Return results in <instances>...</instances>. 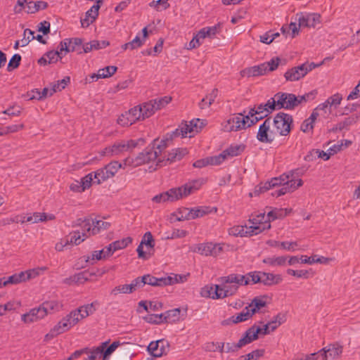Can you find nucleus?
Wrapping results in <instances>:
<instances>
[{
    "label": "nucleus",
    "mask_w": 360,
    "mask_h": 360,
    "mask_svg": "<svg viewBox=\"0 0 360 360\" xmlns=\"http://www.w3.org/2000/svg\"><path fill=\"white\" fill-rule=\"evenodd\" d=\"M251 229L246 227V230H245L243 226H233L229 230V234H232L233 236H252L255 235L253 233H250Z\"/></svg>",
    "instance_id": "c03bdc74"
},
{
    "label": "nucleus",
    "mask_w": 360,
    "mask_h": 360,
    "mask_svg": "<svg viewBox=\"0 0 360 360\" xmlns=\"http://www.w3.org/2000/svg\"><path fill=\"white\" fill-rule=\"evenodd\" d=\"M145 143L146 140L143 138L116 141L112 146L105 148L101 155L108 157L120 155L124 152L131 151L136 147L143 146Z\"/></svg>",
    "instance_id": "7ed1b4c3"
},
{
    "label": "nucleus",
    "mask_w": 360,
    "mask_h": 360,
    "mask_svg": "<svg viewBox=\"0 0 360 360\" xmlns=\"http://www.w3.org/2000/svg\"><path fill=\"white\" fill-rule=\"evenodd\" d=\"M92 220L93 219L88 218L84 219L83 225L81 226L82 230L81 234L82 235V237L87 238L92 234Z\"/></svg>",
    "instance_id": "8fccbe9b"
},
{
    "label": "nucleus",
    "mask_w": 360,
    "mask_h": 360,
    "mask_svg": "<svg viewBox=\"0 0 360 360\" xmlns=\"http://www.w3.org/2000/svg\"><path fill=\"white\" fill-rule=\"evenodd\" d=\"M245 333L250 338L257 340L259 337V335H262V329L260 326L254 325L248 329Z\"/></svg>",
    "instance_id": "0e129e2a"
},
{
    "label": "nucleus",
    "mask_w": 360,
    "mask_h": 360,
    "mask_svg": "<svg viewBox=\"0 0 360 360\" xmlns=\"http://www.w3.org/2000/svg\"><path fill=\"white\" fill-rule=\"evenodd\" d=\"M306 72L302 65H298L288 70L284 75L287 81L294 82L300 79L306 75Z\"/></svg>",
    "instance_id": "cd10ccee"
},
{
    "label": "nucleus",
    "mask_w": 360,
    "mask_h": 360,
    "mask_svg": "<svg viewBox=\"0 0 360 360\" xmlns=\"http://www.w3.org/2000/svg\"><path fill=\"white\" fill-rule=\"evenodd\" d=\"M287 257L284 256L277 257H266L263 259V262L271 266H283L285 264Z\"/></svg>",
    "instance_id": "de8ad7c7"
},
{
    "label": "nucleus",
    "mask_w": 360,
    "mask_h": 360,
    "mask_svg": "<svg viewBox=\"0 0 360 360\" xmlns=\"http://www.w3.org/2000/svg\"><path fill=\"white\" fill-rule=\"evenodd\" d=\"M92 235L98 233L101 230H106L110 226V223L103 220H92Z\"/></svg>",
    "instance_id": "a18cd8bd"
},
{
    "label": "nucleus",
    "mask_w": 360,
    "mask_h": 360,
    "mask_svg": "<svg viewBox=\"0 0 360 360\" xmlns=\"http://www.w3.org/2000/svg\"><path fill=\"white\" fill-rule=\"evenodd\" d=\"M227 158V156L224 152V150L219 154L218 155L209 157V162L210 165H219L221 163H222Z\"/></svg>",
    "instance_id": "69168bd1"
},
{
    "label": "nucleus",
    "mask_w": 360,
    "mask_h": 360,
    "mask_svg": "<svg viewBox=\"0 0 360 360\" xmlns=\"http://www.w3.org/2000/svg\"><path fill=\"white\" fill-rule=\"evenodd\" d=\"M132 242V239L130 237H127L120 240H116L111 243L113 248V250L116 251L118 250L126 248L129 243Z\"/></svg>",
    "instance_id": "bf43d9fd"
},
{
    "label": "nucleus",
    "mask_w": 360,
    "mask_h": 360,
    "mask_svg": "<svg viewBox=\"0 0 360 360\" xmlns=\"http://www.w3.org/2000/svg\"><path fill=\"white\" fill-rule=\"evenodd\" d=\"M171 141L168 136L165 139H162L161 141H159L158 139H155L153 141L150 146L153 148L154 150L158 151V158L161 155L162 152L165 150L167 146L168 142Z\"/></svg>",
    "instance_id": "4c0bfd02"
},
{
    "label": "nucleus",
    "mask_w": 360,
    "mask_h": 360,
    "mask_svg": "<svg viewBox=\"0 0 360 360\" xmlns=\"http://www.w3.org/2000/svg\"><path fill=\"white\" fill-rule=\"evenodd\" d=\"M158 341L151 342L148 346V352L154 357H161L163 356V352H160L158 347Z\"/></svg>",
    "instance_id": "4d7b16f0"
},
{
    "label": "nucleus",
    "mask_w": 360,
    "mask_h": 360,
    "mask_svg": "<svg viewBox=\"0 0 360 360\" xmlns=\"http://www.w3.org/2000/svg\"><path fill=\"white\" fill-rule=\"evenodd\" d=\"M97 273L101 276L103 274V271H100L98 270L96 272L95 271H82L79 274H77L69 278H66L65 283L68 284H82L85 281H88L91 276H95Z\"/></svg>",
    "instance_id": "393cba45"
},
{
    "label": "nucleus",
    "mask_w": 360,
    "mask_h": 360,
    "mask_svg": "<svg viewBox=\"0 0 360 360\" xmlns=\"http://www.w3.org/2000/svg\"><path fill=\"white\" fill-rule=\"evenodd\" d=\"M40 307L41 309L44 311V313H46V316H47L50 313L61 310L63 305L62 302L52 300L43 302Z\"/></svg>",
    "instance_id": "473e14b6"
},
{
    "label": "nucleus",
    "mask_w": 360,
    "mask_h": 360,
    "mask_svg": "<svg viewBox=\"0 0 360 360\" xmlns=\"http://www.w3.org/2000/svg\"><path fill=\"white\" fill-rule=\"evenodd\" d=\"M314 154L317 155L319 158H322L324 160H329L331 156V153L329 151L328 153H326L319 149H314L308 155L305 156L304 160L306 161H311L313 160L312 157Z\"/></svg>",
    "instance_id": "a19ab883"
},
{
    "label": "nucleus",
    "mask_w": 360,
    "mask_h": 360,
    "mask_svg": "<svg viewBox=\"0 0 360 360\" xmlns=\"http://www.w3.org/2000/svg\"><path fill=\"white\" fill-rule=\"evenodd\" d=\"M108 342L105 341L102 342L98 347H85L83 349H86L84 352V354H88V356L85 359V360H96L100 358H103V349H105V347L108 345Z\"/></svg>",
    "instance_id": "a878e982"
},
{
    "label": "nucleus",
    "mask_w": 360,
    "mask_h": 360,
    "mask_svg": "<svg viewBox=\"0 0 360 360\" xmlns=\"http://www.w3.org/2000/svg\"><path fill=\"white\" fill-rule=\"evenodd\" d=\"M291 179H286L285 181H282V184L280 186L282 187L274 193H271L273 196H281L287 193H290L295 191L297 188L300 187L303 184V181L302 179H299L297 180V183L295 184L296 181L293 179V176L290 177Z\"/></svg>",
    "instance_id": "6ab92c4d"
},
{
    "label": "nucleus",
    "mask_w": 360,
    "mask_h": 360,
    "mask_svg": "<svg viewBox=\"0 0 360 360\" xmlns=\"http://www.w3.org/2000/svg\"><path fill=\"white\" fill-rule=\"evenodd\" d=\"M119 345V342H113L108 347L106 346L103 352V360H106L116 350Z\"/></svg>",
    "instance_id": "338daca9"
},
{
    "label": "nucleus",
    "mask_w": 360,
    "mask_h": 360,
    "mask_svg": "<svg viewBox=\"0 0 360 360\" xmlns=\"http://www.w3.org/2000/svg\"><path fill=\"white\" fill-rule=\"evenodd\" d=\"M186 280V276L175 274L174 276H169L165 278H158L150 274H146L142 277H137L130 284H125L115 287L114 291H119L120 292H131L139 290L146 284L152 286H165L172 285L180 282H184Z\"/></svg>",
    "instance_id": "f03ea898"
},
{
    "label": "nucleus",
    "mask_w": 360,
    "mask_h": 360,
    "mask_svg": "<svg viewBox=\"0 0 360 360\" xmlns=\"http://www.w3.org/2000/svg\"><path fill=\"white\" fill-rule=\"evenodd\" d=\"M151 101H153L156 110H158L169 103L172 101V98L170 96H164L162 98H159Z\"/></svg>",
    "instance_id": "13d9d810"
},
{
    "label": "nucleus",
    "mask_w": 360,
    "mask_h": 360,
    "mask_svg": "<svg viewBox=\"0 0 360 360\" xmlns=\"http://www.w3.org/2000/svg\"><path fill=\"white\" fill-rule=\"evenodd\" d=\"M152 201L155 203H164L167 202L176 201V195L174 193V188H170L165 192L160 193L155 195L152 198Z\"/></svg>",
    "instance_id": "c85d7f7f"
},
{
    "label": "nucleus",
    "mask_w": 360,
    "mask_h": 360,
    "mask_svg": "<svg viewBox=\"0 0 360 360\" xmlns=\"http://www.w3.org/2000/svg\"><path fill=\"white\" fill-rule=\"evenodd\" d=\"M158 151L154 150L152 146L150 145L146 147L141 153H139L138 155L133 160L134 166H139L144 164L150 162L155 160H158Z\"/></svg>",
    "instance_id": "2eb2a0df"
},
{
    "label": "nucleus",
    "mask_w": 360,
    "mask_h": 360,
    "mask_svg": "<svg viewBox=\"0 0 360 360\" xmlns=\"http://www.w3.org/2000/svg\"><path fill=\"white\" fill-rule=\"evenodd\" d=\"M70 77H65L63 79L58 81L57 84H54L52 91L50 93V95H53V93L61 91L65 89V86L70 82Z\"/></svg>",
    "instance_id": "e2e57ef3"
},
{
    "label": "nucleus",
    "mask_w": 360,
    "mask_h": 360,
    "mask_svg": "<svg viewBox=\"0 0 360 360\" xmlns=\"http://www.w3.org/2000/svg\"><path fill=\"white\" fill-rule=\"evenodd\" d=\"M110 45V41L107 40L98 41L93 40L89 43L83 44L82 49L84 53H89L93 50H99L105 48Z\"/></svg>",
    "instance_id": "f704fd0d"
},
{
    "label": "nucleus",
    "mask_w": 360,
    "mask_h": 360,
    "mask_svg": "<svg viewBox=\"0 0 360 360\" xmlns=\"http://www.w3.org/2000/svg\"><path fill=\"white\" fill-rule=\"evenodd\" d=\"M342 100V95L339 93H337V94L328 97L326 101H327V103L329 105L330 108H331L332 106H334L335 108H336L337 106H338L340 104Z\"/></svg>",
    "instance_id": "774afa93"
},
{
    "label": "nucleus",
    "mask_w": 360,
    "mask_h": 360,
    "mask_svg": "<svg viewBox=\"0 0 360 360\" xmlns=\"http://www.w3.org/2000/svg\"><path fill=\"white\" fill-rule=\"evenodd\" d=\"M48 7V4L46 1H29L27 6V13H35L40 9H46Z\"/></svg>",
    "instance_id": "ea45409f"
},
{
    "label": "nucleus",
    "mask_w": 360,
    "mask_h": 360,
    "mask_svg": "<svg viewBox=\"0 0 360 360\" xmlns=\"http://www.w3.org/2000/svg\"><path fill=\"white\" fill-rule=\"evenodd\" d=\"M249 221L252 224L249 227V229H251L250 233L255 235L271 228L270 221H269L267 215H265V212L256 215L255 217L250 219Z\"/></svg>",
    "instance_id": "f8f14e48"
},
{
    "label": "nucleus",
    "mask_w": 360,
    "mask_h": 360,
    "mask_svg": "<svg viewBox=\"0 0 360 360\" xmlns=\"http://www.w3.org/2000/svg\"><path fill=\"white\" fill-rule=\"evenodd\" d=\"M360 115H357L347 117L343 121L337 124L330 129V131L333 132H337L338 131H342L344 129H347L349 126L356 123Z\"/></svg>",
    "instance_id": "e433bc0d"
},
{
    "label": "nucleus",
    "mask_w": 360,
    "mask_h": 360,
    "mask_svg": "<svg viewBox=\"0 0 360 360\" xmlns=\"http://www.w3.org/2000/svg\"><path fill=\"white\" fill-rule=\"evenodd\" d=\"M273 124L281 136H288L292 129L293 119L292 115L280 112L275 115Z\"/></svg>",
    "instance_id": "423d86ee"
},
{
    "label": "nucleus",
    "mask_w": 360,
    "mask_h": 360,
    "mask_svg": "<svg viewBox=\"0 0 360 360\" xmlns=\"http://www.w3.org/2000/svg\"><path fill=\"white\" fill-rule=\"evenodd\" d=\"M266 301L261 297H255L251 303L245 307L241 312L233 316L229 320L233 323H237L248 320L254 314L259 312L262 308L266 306Z\"/></svg>",
    "instance_id": "39448f33"
},
{
    "label": "nucleus",
    "mask_w": 360,
    "mask_h": 360,
    "mask_svg": "<svg viewBox=\"0 0 360 360\" xmlns=\"http://www.w3.org/2000/svg\"><path fill=\"white\" fill-rule=\"evenodd\" d=\"M271 124V117L266 118L264 122L259 126L257 134V140L261 143H271L274 139L269 134L270 126Z\"/></svg>",
    "instance_id": "5701e85b"
},
{
    "label": "nucleus",
    "mask_w": 360,
    "mask_h": 360,
    "mask_svg": "<svg viewBox=\"0 0 360 360\" xmlns=\"http://www.w3.org/2000/svg\"><path fill=\"white\" fill-rule=\"evenodd\" d=\"M297 17L299 27H315L321 22V15L315 13L307 14L300 13L297 14Z\"/></svg>",
    "instance_id": "412c9836"
},
{
    "label": "nucleus",
    "mask_w": 360,
    "mask_h": 360,
    "mask_svg": "<svg viewBox=\"0 0 360 360\" xmlns=\"http://www.w3.org/2000/svg\"><path fill=\"white\" fill-rule=\"evenodd\" d=\"M95 311L93 303L80 307L79 308L72 310L64 318L70 323V326L72 328L77 325L80 321L85 319Z\"/></svg>",
    "instance_id": "0eeeda50"
},
{
    "label": "nucleus",
    "mask_w": 360,
    "mask_h": 360,
    "mask_svg": "<svg viewBox=\"0 0 360 360\" xmlns=\"http://www.w3.org/2000/svg\"><path fill=\"white\" fill-rule=\"evenodd\" d=\"M317 92L316 90L311 91L302 96H296V101L295 103V108L302 103L312 101L315 98Z\"/></svg>",
    "instance_id": "49530a36"
},
{
    "label": "nucleus",
    "mask_w": 360,
    "mask_h": 360,
    "mask_svg": "<svg viewBox=\"0 0 360 360\" xmlns=\"http://www.w3.org/2000/svg\"><path fill=\"white\" fill-rule=\"evenodd\" d=\"M241 77H258L266 75L265 67L262 63L258 65L247 68L240 72Z\"/></svg>",
    "instance_id": "7c9ffc66"
},
{
    "label": "nucleus",
    "mask_w": 360,
    "mask_h": 360,
    "mask_svg": "<svg viewBox=\"0 0 360 360\" xmlns=\"http://www.w3.org/2000/svg\"><path fill=\"white\" fill-rule=\"evenodd\" d=\"M94 173V178L95 179L94 183H96L97 184H100L101 182L105 181L108 179L110 178L109 174L106 172L105 167L103 168L97 169Z\"/></svg>",
    "instance_id": "09e8293b"
},
{
    "label": "nucleus",
    "mask_w": 360,
    "mask_h": 360,
    "mask_svg": "<svg viewBox=\"0 0 360 360\" xmlns=\"http://www.w3.org/2000/svg\"><path fill=\"white\" fill-rule=\"evenodd\" d=\"M205 125L204 120H201L200 119H193L189 122V124L187 122H184V129L187 130L188 134H189V137L193 136L194 134L199 132L203 127Z\"/></svg>",
    "instance_id": "c756f323"
},
{
    "label": "nucleus",
    "mask_w": 360,
    "mask_h": 360,
    "mask_svg": "<svg viewBox=\"0 0 360 360\" xmlns=\"http://www.w3.org/2000/svg\"><path fill=\"white\" fill-rule=\"evenodd\" d=\"M187 309L184 307L174 308L162 314L163 321L167 323H175L186 316Z\"/></svg>",
    "instance_id": "b1692460"
},
{
    "label": "nucleus",
    "mask_w": 360,
    "mask_h": 360,
    "mask_svg": "<svg viewBox=\"0 0 360 360\" xmlns=\"http://www.w3.org/2000/svg\"><path fill=\"white\" fill-rule=\"evenodd\" d=\"M193 251L205 256L216 257L221 253L222 248L217 244L207 243L198 245Z\"/></svg>",
    "instance_id": "aec40b11"
},
{
    "label": "nucleus",
    "mask_w": 360,
    "mask_h": 360,
    "mask_svg": "<svg viewBox=\"0 0 360 360\" xmlns=\"http://www.w3.org/2000/svg\"><path fill=\"white\" fill-rule=\"evenodd\" d=\"M72 327L70 323L63 317L50 330V335L52 337L57 336L70 330Z\"/></svg>",
    "instance_id": "2f4dec72"
},
{
    "label": "nucleus",
    "mask_w": 360,
    "mask_h": 360,
    "mask_svg": "<svg viewBox=\"0 0 360 360\" xmlns=\"http://www.w3.org/2000/svg\"><path fill=\"white\" fill-rule=\"evenodd\" d=\"M316 256L307 257V256H302L300 258V262L303 264H311L313 263H323L326 262L328 259L324 257H321L320 258L315 259Z\"/></svg>",
    "instance_id": "680f3d73"
},
{
    "label": "nucleus",
    "mask_w": 360,
    "mask_h": 360,
    "mask_svg": "<svg viewBox=\"0 0 360 360\" xmlns=\"http://www.w3.org/2000/svg\"><path fill=\"white\" fill-rule=\"evenodd\" d=\"M222 24L218 22L212 27H203L198 32V37L205 39L206 37L213 38L217 33L221 31Z\"/></svg>",
    "instance_id": "72a5a7b5"
},
{
    "label": "nucleus",
    "mask_w": 360,
    "mask_h": 360,
    "mask_svg": "<svg viewBox=\"0 0 360 360\" xmlns=\"http://www.w3.org/2000/svg\"><path fill=\"white\" fill-rule=\"evenodd\" d=\"M281 276L263 271H252L241 275L232 274L227 276L221 277L219 279L220 285H207L202 288L201 292H235L240 285L250 284L262 283L264 285H273L281 283Z\"/></svg>",
    "instance_id": "f257e3e1"
},
{
    "label": "nucleus",
    "mask_w": 360,
    "mask_h": 360,
    "mask_svg": "<svg viewBox=\"0 0 360 360\" xmlns=\"http://www.w3.org/2000/svg\"><path fill=\"white\" fill-rule=\"evenodd\" d=\"M342 352V347L338 343L330 344L317 353H312L309 355L302 356L297 360H328L335 359L339 357Z\"/></svg>",
    "instance_id": "20e7f679"
},
{
    "label": "nucleus",
    "mask_w": 360,
    "mask_h": 360,
    "mask_svg": "<svg viewBox=\"0 0 360 360\" xmlns=\"http://www.w3.org/2000/svg\"><path fill=\"white\" fill-rule=\"evenodd\" d=\"M245 145H231L224 150L227 157H234L240 155L245 150Z\"/></svg>",
    "instance_id": "37998d69"
},
{
    "label": "nucleus",
    "mask_w": 360,
    "mask_h": 360,
    "mask_svg": "<svg viewBox=\"0 0 360 360\" xmlns=\"http://www.w3.org/2000/svg\"><path fill=\"white\" fill-rule=\"evenodd\" d=\"M188 153L186 148L172 149L167 155V158H158L156 165L162 167L181 160Z\"/></svg>",
    "instance_id": "f3484780"
},
{
    "label": "nucleus",
    "mask_w": 360,
    "mask_h": 360,
    "mask_svg": "<svg viewBox=\"0 0 360 360\" xmlns=\"http://www.w3.org/2000/svg\"><path fill=\"white\" fill-rule=\"evenodd\" d=\"M122 167V165L117 161H112L105 166L106 172L110 177H112L117 173V170Z\"/></svg>",
    "instance_id": "5fc2aeb1"
},
{
    "label": "nucleus",
    "mask_w": 360,
    "mask_h": 360,
    "mask_svg": "<svg viewBox=\"0 0 360 360\" xmlns=\"http://www.w3.org/2000/svg\"><path fill=\"white\" fill-rule=\"evenodd\" d=\"M283 322V316H282L281 314H278L277 316L274 317V319L271 321H269L267 323L263 325L261 327L262 335H265L273 332Z\"/></svg>",
    "instance_id": "bb28decb"
},
{
    "label": "nucleus",
    "mask_w": 360,
    "mask_h": 360,
    "mask_svg": "<svg viewBox=\"0 0 360 360\" xmlns=\"http://www.w3.org/2000/svg\"><path fill=\"white\" fill-rule=\"evenodd\" d=\"M299 169H297L295 170L289 171L288 173H284L281 175L279 177L272 178L269 181H266L263 186L258 185L255 187L254 193L255 195H259L261 193H264L267 191L271 188H274L276 186H278L282 184V181H285L290 177L294 176V174L297 172Z\"/></svg>",
    "instance_id": "9d476101"
},
{
    "label": "nucleus",
    "mask_w": 360,
    "mask_h": 360,
    "mask_svg": "<svg viewBox=\"0 0 360 360\" xmlns=\"http://www.w3.org/2000/svg\"><path fill=\"white\" fill-rule=\"evenodd\" d=\"M21 56L18 53L14 54L12 58L10 59L8 66H7V71L11 72L13 70L18 68L19 65H20L21 61Z\"/></svg>",
    "instance_id": "864d4df0"
},
{
    "label": "nucleus",
    "mask_w": 360,
    "mask_h": 360,
    "mask_svg": "<svg viewBox=\"0 0 360 360\" xmlns=\"http://www.w3.org/2000/svg\"><path fill=\"white\" fill-rule=\"evenodd\" d=\"M46 269V267L35 268L15 274L8 276V278H6V285L9 284H18L33 279L39 276L40 274L44 271Z\"/></svg>",
    "instance_id": "6e6552de"
},
{
    "label": "nucleus",
    "mask_w": 360,
    "mask_h": 360,
    "mask_svg": "<svg viewBox=\"0 0 360 360\" xmlns=\"http://www.w3.org/2000/svg\"><path fill=\"white\" fill-rule=\"evenodd\" d=\"M250 115H245L243 113H238L236 116L227 120L224 128L228 131H239L248 127Z\"/></svg>",
    "instance_id": "ddd939ff"
},
{
    "label": "nucleus",
    "mask_w": 360,
    "mask_h": 360,
    "mask_svg": "<svg viewBox=\"0 0 360 360\" xmlns=\"http://www.w3.org/2000/svg\"><path fill=\"white\" fill-rule=\"evenodd\" d=\"M140 113L141 110L138 108V106H135L122 114L117 120V123L122 127L130 126L136 121L141 120Z\"/></svg>",
    "instance_id": "4468645a"
},
{
    "label": "nucleus",
    "mask_w": 360,
    "mask_h": 360,
    "mask_svg": "<svg viewBox=\"0 0 360 360\" xmlns=\"http://www.w3.org/2000/svg\"><path fill=\"white\" fill-rule=\"evenodd\" d=\"M46 316V313L41 307L31 309L29 311L22 314L21 321L25 324H30L37 322Z\"/></svg>",
    "instance_id": "4be33fe9"
},
{
    "label": "nucleus",
    "mask_w": 360,
    "mask_h": 360,
    "mask_svg": "<svg viewBox=\"0 0 360 360\" xmlns=\"http://www.w3.org/2000/svg\"><path fill=\"white\" fill-rule=\"evenodd\" d=\"M137 106L141 110V120L150 117L157 111L151 100Z\"/></svg>",
    "instance_id": "c9c22d12"
},
{
    "label": "nucleus",
    "mask_w": 360,
    "mask_h": 360,
    "mask_svg": "<svg viewBox=\"0 0 360 360\" xmlns=\"http://www.w3.org/2000/svg\"><path fill=\"white\" fill-rule=\"evenodd\" d=\"M63 51H60V49L57 51H50L45 53V56H46L48 59L49 64L55 63L58 61V58H63Z\"/></svg>",
    "instance_id": "3c124183"
},
{
    "label": "nucleus",
    "mask_w": 360,
    "mask_h": 360,
    "mask_svg": "<svg viewBox=\"0 0 360 360\" xmlns=\"http://www.w3.org/2000/svg\"><path fill=\"white\" fill-rule=\"evenodd\" d=\"M103 4V0H97L96 4L94 5L89 10H88L85 15L91 18V22H93L98 15V10Z\"/></svg>",
    "instance_id": "79ce46f5"
},
{
    "label": "nucleus",
    "mask_w": 360,
    "mask_h": 360,
    "mask_svg": "<svg viewBox=\"0 0 360 360\" xmlns=\"http://www.w3.org/2000/svg\"><path fill=\"white\" fill-rule=\"evenodd\" d=\"M82 39L81 38L65 39L59 44L58 49L60 51H65V54L69 52L77 51L78 53H84L83 50L80 49L82 44Z\"/></svg>",
    "instance_id": "a211bd4d"
},
{
    "label": "nucleus",
    "mask_w": 360,
    "mask_h": 360,
    "mask_svg": "<svg viewBox=\"0 0 360 360\" xmlns=\"http://www.w3.org/2000/svg\"><path fill=\"white\" fill-rule=\"evenodd\" d=\"M278 109L294 110L296 96L293 94L278 92L275 94Z\"/></svg>",
    "instance_id": "dca6fc26"
},
{
    "label": "nucleus",
    "mask_w": 360,
    "mask_h": 360,
    "mask_svg": "<svg viewBox=\"0 0 360 360\" xmlns=\"http://www.w3.org/2000/svg\"><path fill=\"white\" fill-rule=\"evenodd\" d=\"M281 59L278 57H274L269 61L263 63L262 65L265 67L266 73L276 70L280 64Z\"/></svg>",
    "instance_id": "603ef678"
},
{
    "label": "nucleus",
    "mask_w": 360,
    "mask_h": 360,
    "mask_svg": "<svg viewBox=\"0 0 360 360\" xmlns=\"http://www.w3.org/2000/svg\"><path fill=\"white\" fill-rule=\"evenodd\" d=\"M47 220V215L45 213L34 212L32 216L27 217L26 220L22 222L27 221L32 223H37L39 221H44Z\"/></svg>",
    "instance_id": "052dcab7"
},
{
    "label": "nucleus",
    "mask_w": 360,
    "mask_h": 360,
    "mask_svg": "<svg viewBox=\"0 0 360 360\" xmlns=\"http://www.w3.org/2000/svg\"><path fill=\"white\" fill-rule=\"evenodd\" d=\"M202 184V179H195L188 181L181 186L173 188L176 195V200L193 193L195 191L200 189Z\"/></svg>",
    "instance_id": "9b49d317"
},
{
    "label": "nucleus",
    "mask_w": 360,
    "mask_h": 360,
    "mask_svg": "<svg viewBox=\"0 0 360 360\" xmlns=\"http://www.w3.org/2000/svg\"><path fill=\"white\" fill-rule=\"evenodd\" d=\"M291 212V209H278L275 208L267 213L269 221L275 220L276 219H282L286 217Z\"/></svg>",
    "instance_id": "58836bf2"
},
{
    "label": "nucleus",
    "mask_w": 360,
    "mask_h": 360,
    "mask_svg": "<svg viewBox=\"0 0 360 360\" xmlns=\"http://www.w3.org/2000/svg\"><path fill=\"white\" fill-rule=\"evenodd\" d=\"M184 211L187 212L188 214L184 215V217H178V221L194 219L212 212L215 213L217 211V208L216 207L200 206L191 209L184 207Z\"/></svg>",
    "instance_id": "1a4fd4ad"
},
{
    "label": "nucleus",
    "mask_w": 360,
    "mask_h": 360,
    "mask_svg": "<svg viewBox=\"0 0 360 360\" xmlns=\"http://www.w3.org/2000/svg\"><path fill=\"white\" fill-rule=\"evenodd\" d=\"M117 70L116 66L110 65L98 70V77L108 78L113 75Z\"/></svg>",
    "instance_id": "6e6d98bb"
}]
</instances>
